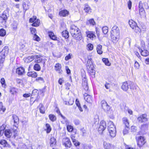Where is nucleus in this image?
<instances>
[{
  "mask_svg": "<svg viewBox=\"0 0 149 149\" xmlns=\"http://www.w3.org/2000/svg\"><path fill=\"white\" fill-rule=\"evenodd\" d=\"M67 129L68 131L71 132L73 130V127L70 125H68L67 126Z\"/></svg>",
  "mask_w": 149,
  "mask_h": 149,
  "instance_id": "52",
  "label": "nucleus"
},
{
  "mask_svg": "<svg viewBox=\"0 0 149 149\" xmlns=\"http://www.w3.org/2000/svg\"><path fill=\"white\" fill-rule=\"evenodd\" d=\"M24 72V69L22 67H19L16 69V73L19 75L23 74Z\"/></svg>",
  "mask_w": 149,
  "mask_h": 149,
  "instance_id": "20",
  "label": "nucleus"
},
{
  "mask_svg": "<svg viewBox=\"0 0 149 149\" xmlns=\"http://www.w3.org/2000/svg\"><path fill=\"white\" fill-rule=\"evenodd\" d=\"M0 144L4 147H10V146L8 144L6 141L4 140H1L0 141Z\"/></svg>",
  "mask_w": 149,
  "mask_h": 149,
  "instance_id": "27",
  "label": "nucleus"
},
{
  "mask_svg": "<svg viewBox=\"0 0 149 149\" xmlns=\"http://www.w3.org/2000/svg\"><path fill=\"white\" fill-rule=\"evenodd\" d=\"M74 103V101L72 99H70V100L68 102V105H72Z\"/></svg>",
  "mask_w": 149,
  "mask_h": 149,
  "instance_id": "64",
  "label": "nucleus"
},
{
  "mask_svg": "<svg viewBox=\"0 0 149 149\" xmlns=\"http://www.w3.org/2000/svg\"><path fill=\"white\" fill-rule=\"evenodd\" d=\"M137 119L139 122L141 123L145 122L147 120L146 116L145 114L140 116Z\"/></svg>",
  "mask_w": 149,
  "mask_h": 149,
  "instance_id": "13",
  "label": "nucleus"
},
{
  "mask_svg": "<svg viewBox=\"0 0 149 149\" xmlns=\"http://www.w3.org/2000/svg\"><path fill=\"white\" fill-rule=\"evenodd\" d=\"M49 119L52 122H54L56 120V116L52 114H50L49 115Z\"/></svg>",
  "mask_w": 149,
  "mask_h": 149,
  "instance_id": "45",
  "label": "nucleus"
},
{
  "mask_svg": "<svg viewBox=\"0 0 149 149\" xmlns=\"http://www.w3.org/2000/svg\"><path fill=\"white\" fill-rule=\"evenodd\" d=\"M0 82L2 85V87L6 88V84L5 80L4 78H1V79Z\"/></svg>",
  "mask_w": 149,
  "mask_h": 149,
  "instance_id": "39",
  "label": "nucleus"
},
{
  "mask_svg": "<svg viewBox=\"0 0 149 149\" xmlns=\"http://www.w3.org/2000/svg\"><path fill=\"white\" fill-rule=\"evenodd\" d=\"M36 16L33 17V18H31L29 19V22H30L32 23L34 22L36 20Z\"/></svg>",
  "mask_w": 149,
  "mask_h": 149,
  "instance_id": "58",
  "label": "nucleus"
},
{
  "mask_svg": "<svg viewBox=\"0 0 149 149\" xmlns=\"http://www.w3.org/2000/svg\"><path fill=\"white\" fill-rule=\"evenodd\" d=\"M139 63L137 61H135L134 64L135 68L136 69H138L139 67Z\"/></svg>",
  "mask_w": 149,
  "mask_h": 149,
  "instance_id": "57",
  "label": "nucleus"
},
{
  "mask_svg": "<svg viewBox=\"0 0 149 149\" xmlns=\"http://www.w3.org/2000/svg\"><path fill=\"white\" fill-rule=\"evenodd\" d=\"M1 17L4 20L6 21L7 19V15L4 14H3L1 16Z\"/></svg>",
  "mask_w": 149,
  "mask_h": 149,
  "instance_id": "59",
  "label": "nucleus"
},
{
  "mask_svg": "<svg viewBox=\"0 0 149 149\" xmlns=\"http://www.w3.org/2000/svg\"><path fill=\"white\" fill-rule=\"evenodd\" d=\"M123 123L125 126V127L129 126V122L127 119L125 117L124 118H123Z\"/></svg>",
  "mask_w": 149,
  "mask_h": 149,
  "instance_id": "31",
  "label": "nucleus"
},
{
  "mask_svg": "<svg viewBox=\"0 0 149 149\" xmlns=\"http://www.w3.org/2000/svg\"><path fill=\"white\" fill-rule=\"evenodd\" d=\"M82 85L84 88L85 91H88V85L87 81V79H85L83 82Z\"/></svg>",
  "mask_w": 149,
  "mask_h": 149,
  "instance_id": "22",
  "label": "nucleus"
},
{
  "mask_svg": "<svg viewBox=\"0 0 149 149\" xmlns=\"http://www.w3.org/2000/svg\"><path fill=\"white\" fill-rule=\"evenodd\" d=\"M84 10L86 13H90L91 12V10L88 5H86L85 6Z\"/></svg>",
  "mask_w": 149,
  "mask_h": 149,
  "instance_id": "40",
  "label": "nucleus"
},
{
  "mask_svg": "<svg viewBox=\"0 0 149 149\" xmlns=\"http://www.w3.org/2000/svg\"><path fill=\"white\" fill-rule=\"evenodd\" d=\"M133 29L136 33H140L141 31L140 29L137 25Z\"/></svg>",
  "mask_w": 149,
  "mask_h": 149,
  "instance_id": "48",
  "label": "nucleus"
},
{
  "mask_svg": "<svg viewBox=\"0 0 149 149\" xmlns=\"http://www.w3.org/2000/svg\"><path fill=\"white\" fill-rule=\"evenodd\" d=\"M6 34V30L3 29H1L0 30V36L3 37L5 36Z\"/></svg>",
  "mask_w": 149,
  "mask_h": 149,
  "instance_id": "37",
  "label": "nucleus"
},
{
  "mask_svg": "<svg viewBox=\"0 0 149 149\" xmlns=\"http://www.w3.org/2000/svg\"><path fill=\"white\" fill-rule=\"evenodd\" d=\"M9 48L8 46H5L0 53V63H3L4 61L5 57L8 53Z\"/></svg>",
  "mask_w": 149,
  "mask_h": 149,
  "instance_id": "3",
  "label": "nucleus"
},
{
  "mask_svg": "<svg viewBox=\"0 0 149 149\" xmlns=\"http://www.w3.org/2000/svg\"><path fill=\"white\" fill-rule=\"evenodd\" d=\"M65 69L66 71V72L67 74H69L70 73V70L68 66H66L65 67Z\"/></svg>",
  "mask_w": 149,
  "mask_h": 149,
  "instance_id": "63",
  "label": "nucleus"
},
{
  "mask_svg": "<svg viewBox=\"0 0 149 149\" xmlns=\"http://www.w3.org/2000/svg\"><path fill=\"white\" fill-rule=\"evenodd\" d=\"M96 49L97 53L100 54L102 53L103 52L102 49V46L100 45H98L97 46Z\"/></svg>",
  "mask_w": 149,
  "mask_h": 149,
  "instance_id": "23",
  "label": "nucleus"
},
{
  "mask_svg": "<svg viewBox=\"0 0 149 149\" xmlns=\"http://www.w3.org/2000/svg\"><path fill=\"white\" fill-rule=\"evenodd\" d=\"M12 118L14 123L13 125L17 128V126L19 123V119L18 117L16 115H13L12 116Z\"/></svg>",
  "mask_w": 149,
  "mask_h": 149,
  "instance_id": "10",
  "label": "nucleus"
},
{
  "mask_svg": "<svg viewBox=\"0 0 149 149\" xmlns=\"http://www.w3.org/2000/svg\"><path fill=\"white\" fill-rule=\"evenodd\" d=\"M40 23V21L38 19H36L35 22L32 24V25L33 26H37L39 25Z\"/></svg>",
  "mask_w": 149,
  "mask_h": 149,
  "instance_id": "43",
  "label": "nucleus"
},
{
  "mask_svg": "<svg viewBox=\"0 0 149 149\" xmlns=\"http://www.w3.org/2000/svg\"><path fill=\"white\" fill-rule=\"evenodd\" d=\"M27 75L29 77H36L37 76L36 72H30L27 73Z\"/></svg>",
  "mask_w": 149,
  "mask_h": 149,
  "instance_id": "24",
  "label": "nucleus"
},
{
  "mask_svg": "<svg viewBox=\"0 0 149 149\" xmlns=\"http://www.w3.org/2000/svg\"><path fill=\"white\" fill-rule=\"evenodd\" d=\"M72 33L73 34L72 36L74 39L78 40H80L82 39V36L81 32L76 33V34H75L74 33V34H73V32H72Z\"/></svg>",
  "mask_w": 149,
  "mask_h": 149,
  "instance_id": "11",
  "label": "nucleus"
},
{
  "mask_svg": "<svg viewBox=\"0 0 149 149\" xmlns=\"http://www.w3.org/2000/svg\"><path fill=\"white\" fill-rule=\"evenodd\" d=\"M39 106L40 107L39 110L40 113L42 114L44 113L45 112V110L42 104H40Z\"/></svg>",
  "mask_w": 149,
  "mask_h": 149,
  "instance_id": "35",
  "label": "nucleus"
},
{
  "mask_svg": "<svg viewBox=\"0 0 149 149\" xmlns=\"http://www.w3.org/2000/svg\"><path fill=\"white\" fill-rule=\"evenodd\" d=\"M69 14V12L66 10H62L59 13V15L60 16H62L63 17H65L68 16Z\"/></svg>",
  "mask_w": 149,
  "mask_h": 149,
  "instance_id": "18",
  "label": "nucleus"
},
{
  "mask_svg": "<svg viewBox=\"0 0 149 149\" xmlns=\"http://www.w3.org/2000/svg\"><path fill=\"white\" fill-rule=\"evenodd\" d=\"M101 104L102 107L104 111L107 112L108 114L110 113H111L109 111L110 109V107L107 102L104 100H102L101 102Z\"/></svg>",
  "mask_w": 149,
  "mask_h": 149,
  "instance_id": "4",
  "label": "nucleus"
},
{
  "mask_svg": "<svg viewBox=\"0 0 149 149\" xmlns=\"http://www.w3.org/2000/svg\"><path fill=\"white\" fill-rule=\"evenodd\" d=\"M57 112L59 114V115H61V116L62 118L65 120V122H67V119L61 113L59 110H58L57 111Z\"/></svg>",
  "mask_w": 149,
  "mask_h": 149,
  "instance_id": "56",
  "label": "nucleus"
},
{
  "mask_svg": "<svg viewBox=\"0 0 149 149\" xmlns=\"http://www.w3.org/2000/svg\"><path fill=\"white\" fill-rule=\"evenodd\" d=\"M87 37L93 40L95 38V36L94 32L91 31H88L86 32Z\"/></svg>",
  "mask_w": 149,
  "mask_h": 149,
  "instance_id": "9",
  "label": "nucleus"
},
{
  "mask_svg": "<svg viewBox=\"0 0 149 149\" xmlns=\"http://www.w3.org/2000/svg\"><path fill=\"white\" fill-rule=\"evenodd\" d=\"M129 24L132 29H134L137 25L136 23L132 20H130L129 21Z\"/></svg>",
  "mask_w": 149,
  "mask_h": 149,
  "instance_id": "21",
  "label": "nucleus"
},
{
  "mask_svg": "<svg viewBox=\"0 0 149 149\" xmlns=\"http://www.w3.org/2000/svg\"><path fill=\"white\" fill-rule=\"evenodd\" d=\"M104 147L105 149H112V146L109 143L104 141L103 143Z\"/></svg>",
  "mask_w": 149,
  "mask_h": 149,
  "instance_id": "19",
  "label": "nucleus"
},
{
  "mask_svg": "<svg viewBox=\"0 0 149 149\" xmlns=\"http://www.w3.org/2000/svg\"><path fill=\"white\" fill-rule=\"evenodd\" d=\"M45 127L46 128L45 130L47 133H49L52 130L50 125L48 124H46L45 125Z\"/></svg>",
  "mask_w": 149,
  "mask_h": 149,
  "instance_id": "32",
  "label": "nucleus"
},
{
  "mask_svg": "<svg viewBox=\"0 0 149 149\" xmlns=\"http://www.w3.org/2000/svg\"><path fill=\"white\" fill-rule=\"evenodd\" d=\"M108 129L110 136L112 137H114L116 136V131L115 127L112 121L109 122Z\"/></svg>",
  "mask_w": 149,
  "mask_h": 149,
  "instance_id": "2",
  "label": "nucleus"
},
{
  "mask_svg": "<svg viewBox=\"0 0 149 149\" xmlns=\"http://www.w3.org/2000/svg\"><path fill=\"white\" fill-rule=\"evenodd\" d=\"M72 55L71 54H69L65 56V60L66 61H68L69 59H71V56H72Z\"/></svg>",
  "mask_w": 149,
  "mask_h": 149,
  "instance_id": "55",
  "label": "nucleus"
},
{
  "mask_svg": "<svg viewBox=\"0 0 149 149\" xmlns=\"http://www.w3.org/2000/svg\"><path fill=\"white\" fill-rule=\"evenodd\" d=\"M12 133H13L14 134V136L15 137L17 135V134L18 131L16 129H13L12 130Z\"/></svg>",
  "mask_w": 149,
  "mask_h": 149,
  "instance_id": "50",
  "label": "nucleus"
},
{
  "mask_svg": "<svg viewBox=\"0 0 149 149\" xmlns=\"http://www.w3.org/2000/svg\"><path fill=\"white\" fill-rule=\"evenodd\" d=\"M34 59V58H33V55H32L24 58V60L25 63H27L32 61Z\"/></svg>",
  "mask_w": 149,
  "mask_h": 149,
  "instance_id": "16",
  "label": "nucleus"
},
{
  "mask_svg": "<svg viewBox=\"0 0 149 149\" xmlns=\"http://www.w3.org/2000/svg\"><path fill=\"white\" fill-rule=\"evenodd\" d=\"M36 81L40 83L44 82V80L43 78L40 77H38L36 78Z\"/></svg>",
  "mask_w": 149,
  "mask_h": 149,
  "instance_id": "53",
  "label": "nucleus"
},
{
  "mask_svg": "<svg viewBox=\"0 0 149 149\" xmlns=\"http://www.w3.org/2000/svg\"><path fill=\"white\" fill-rule=\"evenodd\" d=\"M87 49L88 50H92L93 49V45L91 44H88L87 45Z\"/></svg>",
  "mask_w": 149,
  "mask_h": 149,
  "instance_id": "47",
  "label": "nucleus"
},
{
  "mask_svg": "<svg viewBox=\"0 0 149 149\" xmlns=\"http://www.w3.org/2000/svg\"><path fill=\"white\" fill-rule=\"evenodd\" d=\"M88 22L91 24L92 25H94L95 24V22L94 21V20L93 19H91L89 20L88 21Z\"/></svg>",
  "mask_w": 149,
  "mask_h": 149,
  "instance_id": "60",
  "label": "nucleus"
},
{
  "mask_svg": "<svg viewBox=\"0 0 149 149\" xmlns=\"http://www.w3.org/2000/svg\"><path fill=\"white\" fill-rule=\"evenodd\" d=\"M33 69L36 71H39L40 70L41 67L39 64L38 63H36L34 65Z\"/></svg>",
  "mask_w": 149,
  "mask_h": 149,
  "instance_id": "33",
  "label": "nucleus"
},
{
  "mask_svg": "<svg viewBox=\"0 0 149 149\" xmlns=\"http://www.w3.org/2000/svg\"><path fill=\"white\" fill-rule=\"evenodd\" d=\"M141 53V55L144 56H146L148 55V52L146 50H142Z\"/></svg>",
  "mask_w": 149,
  "mask_h": 149,
  "instance_id": "36",
  "label": "nucleus"
},
{
  "mask_svg": "<svg viewBox=\"0 0 149 149\" xmlns=\"http://www.w3.org/2000/svg\"><path fill=\"white\" fill-rule=\"evenodd\" d=\"M17 90L14 87H12L10 88V92L12 94H14L17 92Z\"/></svg>",
  "mask_w": 149,
  "mask_h": 149,
  "instance_id": "42",
  "label": "nucleus"
},
{
  "mask_svg": "<svg viewBox=\"0 0 149 149\" xmlns=\"http://www.w3.org/2000/svg\"><path fill=\"white\" fill-rule=\"evenodd\" d=\"M102 31L104 34H106L108 31V28L107 26H104L102 28Z\"/></svg>",
  "mask_w": 149,
  "mask_h": 149,
  "instance_id": "44",
  "label": "nucleus"
},
{
  "mask_svg": "<svg viewBox=\"0 0 149 149\" xmlns=\"http://www.w3.org/2000/svg\"><path fill=\"white\" fill-rule=\"evenodd\" d=\"M102 60L106 65L108 66L110 65L111 63H109L108 59L104 58L102 59Z\"/></svg>",
  "mask_w": 149,
  "mask_h": 149,
  "instance_id": "38",
  "label": "nucleus"
},
{
  "mask_svg": "<svg viewBox=\"0 0 149 149\" xmlns=\"http://www.w3.org/2000/svg\"><path fill=\"white\" fill-rule=\"evenodd\" d=\"M84 99L87 101V102L89 103H91L92 102V97L86 94L84 95Z\"/></svg>",
  "mask_w": 149,
  "mask_h": 149,
  "instance_id": "15",
  "label": "nucleus"
},
{
  "mask_svg": "<svg viewBox=\"0 0 149 149\" xmlns=\"http://www.w3.org/2000/svg\"><path fill=\"white\" fill-rule=\"evenodd\" d=\"M30 30L32 34L34 35L35 34H36V30L35 28L32 27L31 28Z\"/></svg>",
  "mask_w": 149,
  "mask_h": 149,
  "instance_id": "54",
  "label": "nucleus"
},
{
  "mask_svg": "<svg viewBox=\"0 0 149 149\" xmlns=\"http://www.w3.org/2000/svg\"><path fill=\"white\" fill-rule=\"evenodd\" d=\"M63 144L65 147L70 148L71 146V143L70 139L68 138L63 139L62 141Z\"/></svg>",
  "mask_w": 149,
  "mask_h": 149,
  "instance_id": "8",
  "label": "nucleus"
},
{
  "mask_svg": "<svg viewBox=\"0 0 149 149\" xmlns=\"http://www.w3.org/2000/svg\"><path fill=\"white\" fill-rule=\"evenodd\" d=\"M129 128L128 127H125V128L123 130V134L124 135L128 133Z\"/></svg>",
  "mask_w": 149,
  "mask_h": 149,
  "instance_id": "46",
  "label": "nucleus"
},
{
  "mask_svg": "<svg viewBox=\"0 0 149 149\" xmlns=\"http://www.w3.org/2000/svg\"><path fill=\"white\" fill-rule=\"evenodd\" d=\"M131 129L132 132H135L136 130V127L134 126H131Z\"/></svg>",
  "mask_w": 149,
  "mask_h": 149,
  "instance_id": "62",
  "label": "nucleus"
},
{
  "mask_svg": "<svg viewBox=\"0 0 149 149\" xmlns=\"http://www.w3.org/2000/svg\"><path fill=\"white\" fill-rule=\"evenodd\" d=\"M48 36L51 39L53 40H57V37L53 32L51 31H49L48 32Z\"/></svg>",
  "mask_w": 149,
  "mask_h": 149,
  "instance_id": "17",
  "label": "nucleus"
},
{
  "mask_svg": "<svg viewBox=\"0 0 149 149\" xmlns=\"http://www.w3.org/2000/svg\"><path fill=\"white\" fill-rule=\"evenodd\" d=\"M148 125L147 124H143L141 126V129L143 130H145L148 129Z\"/></svg>",
  "mask_w": 149,
  "mask_h": 149,
  "instance_id": "49",
  "label": "nucleus"
},
{
  "mask_svg": "<svg viewBox=\"0 0 149 149\" xmlns=\"http://www.w3.org/2000/svg\"><path fill=\"white\" fill-rule=\"evenodd\" d=\"M72 32H73V34H74V33L75 34H76V33L80 32L79 28L74 25H72L70 26V32L72 36H73L72 33Z\"/></svg>",
  "mask_w": 149,
  "mask_h": 149,
  "instance_id": "6",
  "label": "nucleus"
},
{
  "mask_svg": "<svg viewBox=\"0 0 149 149\" xmlns=\"http://www.w3.org/2000/svg\"><path fill=\"white\" fill-rule=\"evenodd\" d=\"M132 2L130 0H129L128 2V6L129 9H130L131 8L132 6Z\"/></svg>",
  "mask_w": 149,
  "mask_h": 149,
  "instance_id": "61",
  "label": "nucleus"
},
{
  "mask_svg": "<svg viewBox=\"0 0 149 149\" xmlns=\"http://www.w3.org/2000/svg\"><path fill=\"white\" fill-rule=\"evenodd\" d=\"M62 36L63 37L67 38L69 37L68 32L66 30L63 31L62 32Z\"/></svg>",
  "mask_w": 149,
  "mask_h": 149,
  "instance_id": "41",
  "label": "nucleus"
},
{
  "mask_svg": "<svg viewBox=\"0 0 149 149\" xmlns=\"http://www.w3.org/2000/svg\"><path fill=\"white\" fill-rule=\"evenodd\" d=\"M33 58H34L35 62L38 63L41 62L44 65L45 62V59H43L39 55H33Z\"/></svg>",
  "mask_w": 149,
  "mask_h": 149,
  "instance_id": "5",
  "label": "nucleus"
},
{
  "mask_svg": "<svg viewBox=\"0 0 149 149\" xmlns=\"http://www.w3.org/2000/svg\"><path fill=\"white\" fill-rule=\"evenodd\" d=\"M106 127V122L104 120L102 121L100 123V125L98 128V130L101 133L104 131Z\"/></svg>",
  "mask_w": 149,
  "mask_h": 149,
  "instance_id": "7",
  "label": "nucleus"
},
{
  "mask_svg": "<svg viewBox=\"0 0 149 149\" xmlns=\"http://www.w3.org/2000/svg\"><path fill=\"white\" fill-rule=\"evenodd\" d=\"M128 88V85L127 82H124L122 86V89L124 91H126L127 90Z\"/></svg>",
  "mask_w": 149,
  "mask_h": 149,
  "instance_id": "26",
  "label": "nucleus"
},
{
  "mask_svg": "<svg viewBox=\"0 0 149 149\" xmlns=\"http://www.w3.org/2000/svg\"><path fill=\"white\" fill-rule=\"evenodd\" d=\"M145 143V139L143 137L140 136L139 137L138 144L140 147L143 145Z\"/></svg>",
  "mask_w": 149,
  "mask_h": 149,
  "instance_id": "14",
  "label": "nucleus"
},
{
  "mask_svg": "<svg viewBox=\"0 0 149 149\" xmlns=\"http://www.w3.org/2000/svg\"><path fill=\"white\" fill-rule=\"evenodd\" d=\"M12 135V130H6L5 131V135L8 138H10Z\"/></svg>",
  "mask_w": 149,
  "mask_h": 149,
  "instance_id": "29",
  "label": "nucleus"
},
{
  "mask_svg": "<svg viewBox=\"0 0 149 149\" xmlns=\"http://www.w3.org/2000/svg\"><path fill=\"white\" fill-rule=\"evenodd\" d=\"M55 69L59 74H61L62 73V70H61V64H56L54 67Z\"/></svg>",
  "mask_w": 149,
  "mask_h": 149,
  "instance_id": "12",
  "label": "nucleus"
},
{
  "mask_svg": "<svg viewBox=\"0 0 149 149\" xmlns=\"http://www.w3.org/2000/svg\"><path fill=\"white\" fill-rule=\"evenodd\" d=\"M33 39L37 41H39L40 40V38L36 34H35L34 35Z\"/></svg>",
  "mask_w": 149,
  "mask_h": 149,
  "instance_id": "51",
  "label": "nucleus"
},
{
  "mask_svg": "<svg viewBox=\"0 0 149 149\" xmlns=\"http://www.w3.org/2000/svg\"><path fill=\"white\" fill-rule=\"evenodd\" d=\"M94 67L93 65H88L87 66V69L89 73H93L94 71Z\"/></svg>",
  "mask_w": 149,
  "mask_h": 149,
  "instance_id": "25",
  "label": "nucleus"
},
{
  "mask_svg": "<svg viewBox=\"0 0 149 149\" xmlns=\"http://www.w3.org/2000/svg\"><path fill=\"white\" fill-rule=\"evenodd\" d=\"M111 36L112 41L114 42H117L120 37V31L119 28L116 26H114L111 31Z\"/></svg>",
  "mask_w": 149,
  "mask_h": 149,
  "instance_id": "1",
  "label": "nucleus"
},
{
  "mask_svg": "<svg viewBox=\"0 0 149 149\" xmlns=\"http://www.w3.org/2000/svg\"><path fill=\"white\" fill-rule=\"evenodd\" d=\"M17 23L15 22H13L11 25V27L14 30H16L17 28Z\"/></svg>",
  "mask_w": 149,
  "mask_h": 149,
  "instance_id": "34",
  "label": "nucleus"
},
{
  "mask_svg": "<svg viewBox=\"0 0 149 149\" xmlns=\"http://www.w3.org/2000/svg\"><path fill=\"white\" fill-rule=\"evenodd\" d=\"M56 139L54 137L51 138L50 140V144L51 146H53L56 144Z\"/></svg>",
  "mask_w": 149,
  "mask_h": 149,
  "instance_id": "30",
  "label": "nucleus"
},
{
  "mask_svg": "<svg viewBox=\"0 0 149 149\" xmlns=\"http://www.w3.org/2000/svg\"><path fill=\"white\" fill-rule=\"evenodd\" d=\"M139 13L141 17L144 18L146 17L145 13L144 8L140 9Z\"/></svg>",
  "mask_w": 149,
  "mask_h": 149,
  "instance_id": "28",
  "label": "nucleus"
}]
</instances>
